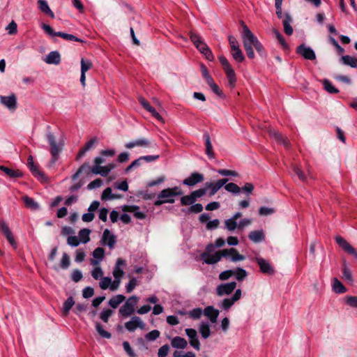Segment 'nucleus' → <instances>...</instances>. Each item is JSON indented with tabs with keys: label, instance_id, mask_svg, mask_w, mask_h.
I'll use <instances>...</instances> for the list:
<instances>
[{
	"label": "nucleus",
	"instance_id": "obj_1",
	"mask_svg": "<svg viewBox=\"0 0 357 357\" xmlns=\"http://www.w3.org/2000/svg\"><path fill=\"white\" fill-rule=\"evenodd\" d=\"M241 26L243 28L241 36L244 49L248 56L250 59H254L255 53L253 48H255L259 53H261L263 49L262 45L243 22H241Z\"/></svg>",
	"mask_w": 357,
	"mask_h": 357
},
{
	"label": "nucleus",
	"instance_id": "obj_2",
	"mask_svg": "<svg viewBox=\"0 0 357 357\" xmlns=\"http://www.w3.org/2000/svg\"><path fill=\"white\" fill-rule=\"evenodd\" d=\"M182 194L183 192L181 188L177 186L164 189L158 194L154 204L155 206H160L165 203L172 204L175 202L174 197Z\"/></svg>",
	"mask_w": 357,
	"mask_h": 357
},
{
	"label": "nucleus",
	"instance_id": "obj_3",
	"mask_svg": "<svg viewBox=\"0 0 357 357\" xmlns=\"http://www.w3.org/2000/svg\"><path fill=\"white\" fill-rule=\"evenodd\" d=\"M47 140L50 146V153L52 155V165H54L58 160L59 153L61 152L64 146V142L61 139L56 141L55 136L52 132L46 134Z\"/></svg>",
	"mask_w": 357,
	"mask_h": 357
},
{
	"label": "nucleus",
	"instance_id": "obj_4",
	"mask_svg": "<svg viewBox=\"0 0 357 357\" xmlns=\"http://www.w3.org/2000/svg\"><path fill=\"white\" fill-rule=\"evenodd\" d=\"M105 156H98L94 159V165L91 168V172L94 174H100L102 176H107L108 174L115 167L113 163L107 164L105 166H101V164L105 163L106 160Z\"/></svg>",
	"mask_w": 357,
	"mask_h": 357
},
{
	"label": "nucleus",
	"instance_id": "obj_5",
	"mask_svg": "<svg viewBox=\"0 0 357 357\" xmlns=\"http://www.w3.org/2000/svg\"><path fill=\"white\" fill-rule=\"evenodd\" d=\"M190 38L195 46L203 54L205 57L209 60H213V55L208 48V45L201 39V38L193 32H190Z\"/></svg>",
	"mask_w": 357,
	"mask_h": 357
},
{
	"label": "nucleus",
	"instance_id": "obj_6",
	"mask_svg": "<svg viewBox=\"0 0 357 357\" xmlns=\"http://www.w3.org/2000/svg\"><path fill=\"white\" fill-rule=\"evenodd\" d=\"M126 264L125 260L119 258L116 260L115 266L113 269V276L114 277V280L113 281V285H112V291H114L117 290L121 284V277L124 274L123 270L121 268V266L124 265Z\"/></svg>",
	"mask_w": 357,
	"mask_h": 357
},
{
	"label": "nucleus",
	"instance_id": "obj_7",
	"mask_svg": "<svg viewBox=\"0 0 357 357\" xmlns=\"http://www.w3.org/2000/svg\"><path fill=\"white\" fill-rule=\"evenodd\" d=\"M139 298L136 296L130 297L126 302L120 307L119 313L123 317L131 315L135 311V306L137 303Z\"/></svg>",
	"mask_w": 357,
	"mask_h": 357
},
{
	"label": "nucleus",
	"instance_id": "obj_8",
	"mask_svg": "<svg viewBox=\"0 0 357 357\" xmlns=\"http://www.w3.org/2000/svg\"><path fill=\"white\" fill-rule=\"evenodd\" d=\"M136 146L142 148H156L157 144L153 141L146 138H139L133 141L129 142L125 144V147L128 149H133Z\"/></svg>",
	"mask_w": 357,
	"mask_h": 357
},
{
	"label": "nucleus",
	"instance_id": "obj_9",
	"mask_svg": "<svg viewBox=\"0 0 357 357\" xmlns=\"http://www.w3.org/2000/svg\"><path fill=\"white\" fill-rule=\"evenodd\" d=\"M145 326V323L137 316L132 317L130 321L125 323V328L129 332H134L137 328L144 330Z\"/></svg>",
	"mask_w": 357,
	"mask_h": 357
},
{
	"label": "nucleus",
	"instance_id": "obj_10",
	"mask_svg": "<svg viewBox=\"0 0 357 357\" xmlns=\"http://www.w3.org/2000/svg\"><path fill=\"white\" fill-rule=\"evenodd\" d=\"M0 102L8 110L13 112L17 108V98L15 94L0 96Z\"/></svg>",
	"mask_w": 357,
	"mask_h": 357
},
{
	"label": "nucleus",
	"instance_id": "obj_11",
	"mask_svg": "<svg viewBox=\"0 0 357 357\" xmlns=\"http://www.w3.org/2000/svg\"><path fill=\"white\" fill-rule=\"evenodd\" d=\"M228 181L227 178L220 179L216 182H206L204 184V188L210 189L209 196H213L222 187H223Z\"/></svg>",
	"mask_w": 357,
	"mask_h": 357
},
{
	"label": "nucleus",
	"instance_id": "obj_12",
	"mask_svg": "<svg viewBox=\"0 0 357 357\" xmlns=\"http://www.w3.org/2000/svg\"><path fill=\"white\" fill-rule=\"evenodd\" d=\"M335 241L342 250L357 259V250L354 247H352L344 238L340 236H337L335 237Z\"/></svg>",
	"mask_w": 357,
	"mask_h": 357
},
{
	"label": "nucleus",
	"instance_id": "obj_13",
	"mask_svg": "<svg viewBox=\"0 0 357 357\" xmlns=\"http://www.w3.org/2000/svg\"><path fill=\"white\" fill-rule=\"evenodd\" d=\"M236 283L231 282L228 283L221 284L216 288V294L218 296L229 295L236 288Z\"/></svg>",
	"mask_w": 357,
	"mask_h": 357
},
{
	"label": "nucleus",
	"instance_id": "obj_14",
	"mask_svg": "<svg viewBox=\"0 0 357 357\" xmlns=\"http://www.w3.org/2000/svg\"><path fill=\"white\" fill-rule=\"evenodd\" d=\"M241 297V290L236 289L233 296L230 298H225L219 305L224 310H228Z\"/></svg>",
	"mask_w": 357,
	"mask_h": 357
},
{
	"label": "nucleus",
	"instance_id": "obj_15",
	"mask_svg": "<svg viewBox=\"0 0 357 357\" xmlns=\"http://www.w3.org/2000/svg\"><path fill=\"white\" fill-rule=\"evenodd\" d=\"M116 242V236L108 229H105L101 238L102 245H107L110 249H113Z\"/></svg>",
	"mask_w": 357,
	"mask_h": 357
},
{
	"label": "nucleus",
	"instance_id": "obj_16",
	"mask_svg": "<svg viewBox=\"0 0 357 357\" xmlns=\"http://www.w3.org/2000/svg\"><path fill=\"white\" fill-rule=\"evenodd\" d=\"M223 257L222 250L216 252L214 255L204 252L201 255V258L207 264H214L220 261Z\"/></svg>",
	"mask_w": 357,
	"mask_h": 357
},
{
	"label": "nucleus",
	"instance_id": "obj_17",
	"mask_svg": "<svg viewBox=\"0 0 357 357\" xmlns=\"http://www.w3.org/2000/svg\"><path fill=\"white\" fill-rule=\"evenodd\" d=\"M204 180V175L198 172L192 173L190 176L183 181V183L189 187H192Z\"/></svg>",
	"mask_w": 357,
	"mask_h": 357
},
{
	"label": "nucleus",
	"instance_id": "obj_18",
	"mask_svg": "<svg viewBox=\"0 0 357 357\" xmlns=\"http://www.w3.org/2000/svg\"><path fill=\"white\" fill-rule=\"evenodd\" d=\"M297 53L301 54L305 59L314 60L316 59V55L313 50L306 47L305 45H301L297 47Z\"/></svg>",
	"mask_w": 357,
	"mask_h": 357
},
{
	"label": "nucleus",
	"instance_id": "obj_19",
	"mask_svg": "<svg viewBox=\"0 0 357 357\" xmlns=\"http://www.w3.org/2000/svg\"><path fill=\"white\" fill-rule=\"evenodd\" d=\"M255 260L258 264V265L260 268V270L263 273L273 274L274 273L273 268L271 266V265L269 264V262L268 261H266V259H264L261 257H255Z\"/></svg>",
	"mask_w": 357,
	"mask_h": 357
},
{
	"label": "nucleus",
	"instance_id": "obj_20",
	"mask_svg": "<svg viewBox=\"0 0 357 357\" xmlns=\"http://www.w3.org/2000/svg\"><path fill=\"white\" fill-rule=\"evenodd\" d=\"M92 62L89 59H81V76L80 82L83 86L86 85V72L91 68Z\"/></svg>",
	"mask_w": 357,
	"mask_h": 357
},
{
	"label": "nucleus",
	"instance_id": "obj_21",
	"mask_svg": "<svg viewBox=\"0 0 357 357\" xmlns=\"http://www.w3.org/2000/svg\"><path fill=\"white\" fill-rule=\"evenodd\" d=\"M222 255L224 257L231 256V260L234 262L243 261L245 257L240 255L235 248L224 249L222 250Z\"/></svg>",
	"mask_w": 357,
	"mask_h": 357
},
{
	"label": "nucleus",
	"instance_id": "obj_22",
	"mask_svg": "<svg viewBox=\"0 0 357 357\" xmlns=\"http://www.w3.org/2000/svg\"><path fill=\"white\" fill-rule=\"evenodd\" d=\"M92 255L93 258L90 260L91 264L92 266L100 265V262L105 257V250L102 248H97L93 250Z\"/></svg>",
	"mask_w": 357,
	"mask_h": 357
},
{
	"label": "nucleus",
	"instance_id": "obj_23",
	"mask_svg": "<svg viewBox=\"0 0 357 357\" xmlns=\"http://www.w3.org/2000/svg\"><path fill=\"white\" fill-rule=\"evenodd\" d=\"M203 314L209 319L212 324H214L217 321L219 311L213 306H208L204 310Z\"/></svg>",
	"mask_w": 357,
	"mask_h": 357
},
{
	"label": "nucleus",
	"instance_id": "obj_24",
	"mask_svg": "<svg viewBox=\"0 0 357 357\" xmlns=\"http://www.w3.org/2000/svg\"><path fill=\"white\" fill-rule=\"evenodd\" d=\"M0 170L4 172L10 178H20L22 176V172L16 169L10 168L3 165H0Z\"/></svg>",
	"mask_w": 357,
	"mask_h": 357
},
{
	"label": "nucleus",
	"instance_id": "obj_25",
	"mask_svg": "<svg viewBox=\"0 0 357 357\" xmlns=\"http://www.w3.org/2000/svg\"><path fill=\"white\" fill-rule=\"evenodd\" d=\"M44 61L48 64L57 65L61 61L60 54L57 51H52L46 56Z\"/></svg>",
	"mask_w": 357,
	"mask_h": 357
},
{
	"label": "nucleus",
	"instance_id": "obj_26",
	"mask_svg": "<svg viewBox=\"0 0 357 357\" xmlns=\"http://www.w3.org/2000/svg\"><path fill=\"white\" fill-rule=\"evenodd\" d=\"M123 210L126 212L133 213L134 216L139 220H143L146 218L144 213L139 211V208L137 206H125Z\"/></svg>",
	"mask_w": 357,
	"mask_h": 357
},
{
	"label": "nucleus",
	"instance_id": "obj_27",
	"mask_svg": "<svg viewBox=\"0 0 357 357\" xmlns=\"http://www.w3.org/2000/svg\"><path fill=\"white\" fill-rule=\"evenodd\" d=\"M253 243H259L265 239V234L262 229L252 231L248 236Z\"/></svg>",
	"mask_w": 357,
	"mask_h": 357
},
{
	"label": "nucleus",
	"instance_id": "obj_28",
	"mask_svg": "<svg viewBox=\"0 0 357 357\" xmlns=\"http://www.w3.org/2000/svg\"><path fill=\"white\" fill-rule=\"evenodd\" d=\"M292 18L289 13L284 14V18L282 20L284 31L287 35L291 36L293 33V28L291 26Z\"/></svg>",
	"mask_w": 357,
	"mask_h": 357
},
{
	"label": "nucleus",
	"instance_id": "obj_29",
	"mask_svg": "<svg viewBox=\"0 0 357 357\" xmlns=\"http://www.w3.org/2000/svg\"><path fill=\"white\" fill-rule=\"evenodd\" d=\"M269 135L271 137L274 138L278 143L283 144L285 147L289 146V142L287 139L278 131L271 129L269 130Z\"/></svg>",
	"mask_w": 357,
	"mask_h": 357
},
{
	"label": "nucleus",
	"instance_id": "obj_30",
	"mask_svg": "<svg viewBox=\"0 0 357 357\" xmlns=\"http://www.w3.org/2000/svg\"><path fill=\"white\" fill-rule=\"evenodd\" d=\"M171 344L174 348L183 349L187 347L188 342L184 338L176 336L171 339Z\"/></svg>",
	"mask_w": 357,
	"mask_h": 357
},
{
	"label": "nucleus",
	"instance_id": "obj_31",
	"mask_svg": "<svg viewBox=\"0 0 357 357\" xmlns=\"http://www.w3.org/2000/svg\"><path fill=\"white\" fill-rule=\"evenodd\" d=\"M332 289L336 294H343L347 291L346 287L337 278L333 279Z\"/></svg>",
	"mask_w": 357,
	"mask_h": 357
},
{
	"label": "nucleus",
	"instance_id": "obj_32",
	"mask_svg": "<svg viewBox=\"0 0 357 357\" xmlns=\"http://www.w3.org/2000/svg\"><path fill=\"white\" fill-rule=\"evenodd\" d=\"M112 284L113 281L110 277H102L100 280L99 287L102 290L109 289L111 291H112Z\"/></svg>",
	"mask_w": 357,
	"mask_h": 357
},
{
	"label": "nucleus",
	"instance_id": "obj_33",
	"mask_svg": "<svg viewBox=\"0 0 357 357\" xmlns=\"http://www.w3.org/2000/svg\"><path fill=\"white\" fill-rule=\"evenodd\" d=\"M38 6L40 10L45 14L49 15L52 18L54 17V14L51 10L50 8L48 6V3L45 0H38Z\"/></svg>",
	"mask_w": 357,
	"mask_h": 357
},
{
	"label": "nucleus",
	"instance_id": "obj_34",
	"mask_svg": "<svg viewBox=\"0 0 357 357\" xmlns=\"http://www.w3.org/2000/svg\"><path fill=\"white\" fill-rule=\"evenodd\" d=\"M121 196L119 195L112 193V190L111 188H107L102 193L101 199L102 200L107 199H120Z\"/></svg>",
	"mask_w": 357,
	"mask_h": 357
},
{
	"label": "nucleus",
	"instance_id": "obj_35",
	"mask_svg": "<svg viewBox=\"0 0 357 357\" xmlns=\"http://www.w3.org/2000/svg\"><path fill=\"white\" fill-rule=\"evenodd\" d=\"M204 137L205 139L206 153L209 158H214V153L213 151V146L211 142L210 136L208 134H205Z\"/></svg>",
	"mask_w": 357,
	"mask_h": 357
},
{
	"label": "nucleus",
	"instance_id": "obj_36",
	"mask_svg": "<svg viewBox=\"0 0 357 357\" xmlns=\"http://www.w3.org/2000/svg\"><path fill=\"white\" fill-rule=\"evenodd\" d=\"M199 331L203 338L206 339L211 335L210 326L206 322H202L199 328Z\"/></svg>",
	"mask_w": 357,
	"mask_h": 357
},
{
	"label": "nucleus",
	"instance_id": "obj_37",
	"mask_svg": "<svg viewBox=\"0 0 357 357\" xmlns=\"http://www.w3.org/2000/svg\"><path fill=\"white\" fill-rule=\"evenodd\" d=\"M125 299L123 295L118 294L109 299V305L113 308H116Z\"/></svg>",
	"mask_w": 357,
	"mask_h": 357
},
{
	"label": "nucleus",
	"instance_id": "obj_38",
	"mask_svg": "<svg viewBox=\"0 0 357 357\" xmlns=\"http://www.w3.org/2000/svg\"><path fill=\"white\" fill-rule=\"evenodd\" d=\"M90 233H91V230L89 229H81L79 231L78 236H77L80 243H88L90 241V237H89Z\"/></svg>",
	"mask_w": 357,
	"mask_h": 357
},
{
	"label": "nucleus",
	"instance_id": "obj_39",
	"mask_svg": "<svg viewBox=\"0 0 357 357\" xmlns=\"http://www.w3.org/2000/svg\"><path fill=\"white\" fill-rule=\"evenodd\" d=\"M225 72L227 75L229 86L231 88H234L235 86V84H236V75H235L234 69L231 68L227 70H225Z\"/></svg>",
	"mask_w": 357,
	"mask_h": 357
},
{
	"label": "nucleus",
	"instance_id": "obj_40",
	"mask_svg": "<svg viewBox=\"0 0 357 357\" xmlns=\"http://www.w3.org/2000/svg\"><path fill=\"white\" fill-rule=\"evenodd\" d=\"M93 268L91 270V276L95 280H100L104 275L103 270L100 267V265L93 266Z\"/></svg>",
	"mask_w": 357,
	"mask_h": 357
},
{
	"label": "nucleus",
	"instance_id": "obj_41",
	"mask_svg": "<svg viewBox=\"0 0 357 357\" xmlns=\"http://www.w3.org/2000/svg\"><path fill=\"white\" fill-rule=\"evenodd\" d=\"M23 200L26 206L31 210H37L39 208V205L32 198L28 196H24L23 197Z\"/></svg>",
	"mask_w": 357,
	"mask_h": 357
},
{
	"label": "nucleus",
	"instance_id": "obj_42",
	"mask_svg": "<svg viewBox=\"0 0 357 357\" xmlns=\"http://www.w3.org/2000/svg\"><path fill=\"white\" fill-rule=\"evenodd\" d=\"M342 61L344 64L350 66L352 68H357V59L349 55L343 56Z\"/></svg>",
	"mask_w": 357,
	"mask_h": 357
},
{
	"label": "nucleus",
	"instance_id": "obj_43",
	"mask_svg": "<svg viewBox=\"0 0 357 357\" xmlns=\"http://www.w3.org/2000/svg\"><path fill=\"white\" fill-rule=\"evenodd\" d=\"M342 275L343 278L347 280L349 282H353V276L352 273L349 268L348 267L346 262H344L343 264V268H342Z\"/></svg>",
	"mask_w": 357,
	"mask_h": 357
},
{
	"label": "nucleus",
	"instance_id": "obj_44",
	"mask_svg": "<svg viewBox=\"0 0 357 357\" xmlns=\"http://www.w3.org/2000/svg\"><path fill=\"white\" fill-rule=\"evenodd\" d=\"M233 275H235L237 280L242 281L247 277L248 273L243 268H238L236 270H233Z\"/></svg>",
	"mask_w": 357,
	"mask_h": 357
},
{
	"label": "nucleus",
	"instance_id": "obj_45",
	"mask_svg": "<svg viewBox=\"0 0 357 357\" xmlns=\"http://www.w3.org/2000/svg\"><path fill=\"white\" fill-rule=\"evenodd\" d=\"M29 169H30L31 172H32V174L36 177H37L38 179H39L40 181L46 180V177H45V174L38 169V167L36 165H31V167H29Z\"/></svg>",
	"mask_w": 357,
	"mask_h": 357
},
{
	"label": "nucleus",
	"instance_id": "obj_46",
	"mask_svg": "<svg viewBox=\"0 0 357 357\" xmlns=\"http://www.w3.org/2000/svg\"><path fill=\"white\" fill-rule=\"evenodd\" d=\"M96 329L97 331V332L98 333V334L102 337H104V338H107V339H109L111 338L112 337V335L110 333L106 331L102 326L101 325L100 323L99 322H96Z\"/></svg>",
	"mask_w": 357,
	"mask_h": 357
},
{
	"label": "nucleus",
	"instance_id": "obj_47",
	"mask_svg": "<svg viewBox=\"0 0 357 357\" xmlns=\"http://www.w3.org/2000/svg\"><path fill=\"white\" fill-rule=\"evenodd\" d=\"M75 301L73 297H69L63 303V311L65 316L68 315L70 309L74 305Z\"/></svg>",
	"mask_w": 357,
	"mask_h": 357
},
{
	"label": "nucleus",
	"instance_id": "obj_48",
	"mask_svg": "<svg viewBox=\"0 0 357 357\" xmlns=\"http://www.w3.org/2000/svg\"><path fill=\"white\" fill-rule=\"evenodd\" d=\"M322 82L324 89L329 93H337L339 92L338 89L333 86L329 80L324 79Z\"/></svg>",
	"mask_w": 357,
	"mask_h": 357
},
{
	"label": "nucleus",
	"instance_id": "obj_49",
	"mask_svg": "<svg viewBox=\"0 0 357 357\" xmlns=\"http://www.w3.org/2000/svg\"><path fill=\"white\" fill-rule=\"evenodd\" d=\"M273 31L276 38L278 39V42L280 43V44L282 47V48L284 49V50H288L289 49V45L287 43V42L285 41V40H284V37L282 36V35L276 29H273Z\"/></svg>",
	"mask_w": 357,
	"mask_h": 357
},
{
	"label": "nucleus",
	"instance_id": "obj_50",
	"mask_svg": "<svg viewBox=\"0 0 357 357\" xmlns=\"http://www.w3.org/2000/svg\"><path fill=\"white\" fill-rule=\"evenodd\" d=\"M225 188L227 191L234 194H238L241 192V188H239L236 183H234L226 184L225 185Z\"/></svg>",
	"mask_w": 357,
	"mask_h": 357
},
{
	"label": "nucleus",
	"instance_id": "obj_51",
	"mask_svg": "<svg viewBox=\"0 0 357 357\" xmlns=\"http://www.w3.org/2000/svg\"><path fill=\"white\" fill-rule=\"evenodd\" d=\"M70 265V257L68 254L63 253L60 262V267L62 269H67Z\"/></svg>",
	"mask_w": 357,
	"mask_h": 357
},
{
	"label": "nucleus",
	"instance_id": "obj_52",
	"mask_svg": "<svg viewBox=\"0 0 357 357\" xmlns=\"http://www.w3.org/2000/svg\"><path fill=\"white\" fill-rule=\"evenodd\" d=\"M232 51V56L235 61L238 62H242L245 59V56L243 54L242 51L241 50L240 47Z\"/></svg>",
	"mask_w": 357,
	"mask_h": 357
},
{
	"label": "nucleus",
	"instance_id": "obj_53",
	"mask_svg": "<svg viewBox=\"0 0 357 357\" xmlns=\"http://www.w3.org/2000/svg\"><path fill=\"white\" fill-rule=\"evenodd\" d=\"M57 36L61 37L62 38L67 40H73L77 42H82V40L73 34L66 33L63 32H57Z\"/></svg>",
	"mask_w": 357,
	"mask_h": 357
},
{
	"label": "nucleus",
	"instance_id": "obj_54",
	"mask_svg": "<svg viewBox=\"0 0 357 357\" xmlns=\"http://www.w3.org/2000/svg\"><path fill=\"white\" fill-rule=\"evenodd\" d=\"M195 203V201L194 200V198L192 197L190 194L185 196H183L181 198V204L183 206H190L192 205Z\"/></svg>",
	"mask_w": 357,
	"mask_h": 357
},
{
	"label": "nucleus",
	"instance_id": "obj_55",
	"mask_svg": "<svg viewBox=\"0 0 357 357\" xmlns=\"http://www.w3.org/2000/svg\"><path fill=\"white\" fill-rule=\"evenodd\" d=\"M202 314L203 310L200 307L195 308L188 312L189 316L194 319H199L202 317Z\"/></svg>",
	"mask_w": 357,
	"mask_h": 357
},
{
	"label": "nucleus",
	"instance_id": "obj_56",
	"mask_svg": "<svg viewBox=\"0 0 357 357\" xmlns=\"http://www.w3.org/2000/svg\"><path fill=\"white\" fill-rule=\"evenodd\" d=\"M206 193V188H199L198 190H196L190 193L192 197L194 198V200L196 202L197 199L203 197Z\"/></svg>",
	"mask_w": 357,
	"mask_h": 357
},
{
	"label": "nucleus",
	"instance_id": "obj_57",
	"mask_svg": "<svg viewBox=\"0 0 357 357\" xmlns=\"http://www.w3.org/2000/svg\"><path fill=\"white\" fill-rule=\"evenodd\" d=\"M225 225L226 228L229 231H234L236 228L238 229V224L236 220H233L232 218L227 219L225 221Z\"/></svg>",
	"mask_w": 357,
	"mask_h": 357
},
{
	"label": "nucleus",
	"instance_id": "obj_58",
	"mask_svg": "<svg viewBox=\"0 0 357 357\" xmlns=\"http://www.w3.org/2000/svg\"><path fill=\"white\" fill-rule=\"evenodd\" d=\"M160 333L158 330H153L145 335V338L148 341H154L160 337Z\"/></svg>",
	"mask_w": 357,
	"mask_h": 357
},
{
	"label": "nucleus",
	"instance_id": "obj_59",
	"mask_svg": "<svg viewBox=\"0 0 357 357\" xmlns=\"http://www.w3.org/2000/svg\"><path fill=\"white\" fill-rule=\"evenodd\" d=\"M123 347L124 351L129 356V357H137L136 354L135 353V351L130 347L128 342H127V341L123 342Z\"/></svg>",
	"mask_w": 357,
	"mask_h": 357
},
{
	"label": "nucleus",
	"instance_id": "obj_60",
	"mask_svg": "<svg viewBox=\"0 0 357 357\" xmlns=\"http://www.w3.org/2000/svg\"><path fill=\"white\" fill-rule=\"evenodd\" d=\"M113 311L109 309L103 310L100 314V318L105 323L108 322L109 318L112 316Z\"/></svg>",
	"mask_w": 357,
	"mask_h": 357
},
{
	"label": "nucleus",
	"instance_id": "obj_61",
	"mask_svg": "<svg viewBox=\"0 0 357 357\" xmlns=\"http://www.w3.org/2000/svg\"><path fill=\"white\" fill-rule=\"evenodd\" d=\"M203 210V206L201 204H193L190 206V207L188 209L186 213H198L202 212Z\"/></svg>",
	"mask_w": 357,
	"mask_h": 357
},
{
	"label": "nucleus",
	"instance_id": "obj_62",
	"mask_svg": "<svg viewBox=\"0 0 357 357\" xmlns=\"http://www.w3.org/2000/svg\"><path fill=\"white\" fill-rule=\"evenodd\" d=\"M292 169H293V171L295 173V174L297 175V176L298 177V178L301 181H306V178H307L306 176L299 167L295 165L292 167Z\"/></svg>",
	"mask_w": 357,
	"mask_h": 357
},
{
	"label": "nucleus",
	"instance_id": "obj_63",
	"mask_svg": "<svg viewBox=\"0 0 357 357\" xmlns=\"http://www.w3.org/2000/svg\"><path fill=\"white\" fill-rule=\"evenodd\" d=\"M67 243L70 246L77 247L79 245L80 241L77 236H70L67 238Z\"/></svg>",
	"mask_w": 357,
	"mask_h": 357
},
{
	"label": "nucleus",
	"instance_id": "obj_64",
	"mask_svg": "<svg viewBox=\"0 0 357 357\" xmlns=\"http://www.w3.org/2000/svg\"><path fill=\"white\" fill-rule=\"evenodd\" d=\"M169 351V346L168 344H165L162 346L158 352V357H166Z\"/></svg>",
	"mask_w": 357,
	"mask_h": 357
}]
</instances>
